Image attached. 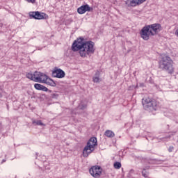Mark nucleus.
I'll return each instance as SVG.
<instances>
[{"mask_svg": "<svg viewBox=\"0 0 178 178\" xmlns=\"http://www.w3.org/2000/svg\"><path fill=\"white\" fill-rule=\"evenodd\" d=\"M34 88H35V90H38L39 91H44V92L49 91V92H52V90H49L48 88L40 83H35L34 85Z\"/></svg>", "mask_w": 178, "mask_h": 178, "instance_id": "f8f14e48", "label": "nucleus"}, {"mask_svg": "<svg viewBox=\"0 0 178 178\" xmlns=\"http://www.w3.org/2000/svg\"><path fill=\"white\" fill-rule=\"evenodd\" d=\"M95 43L92 41H85L83 38H79L76 40H74L72 45V51L73 52H77L81 58H87L90 56L95 52L94 49Z\"/></svg>", "mask_w": 178, "mask_h": 178, "instance_id": "f257e3e1", "label": "nucleus"}, {"mask_svg": "<svg viewBox=\"0 0 178 178\" xmlns=\"http://www.w3.org/2000/svg\"><path fill=\"white\" fill-rule=\"evenodd\" d=\"M66 76L65 71L62 69L55 67L54 70L52 72V77H56L57 79H63Z\"/></svg>", "mask_w": 178, "mask_h": 178, "instance_id": "1a4fd4ad", "label": "nucleus"}, {"mask_svg": "<svg viewBox=\"0 0 178 178\" xmlns=\"http://www.w3.org/2000/svg\"><path fill=\"white\" fill-rule=\"evenodd\" d=\"M89 172L92 177L99 178L101 177V175H102V168H101V166L94 165L90 168Z\"/></svg>", "mask_w": 178, "mask_h": 178, "instance_id": "423d86ee", "label": "nucleus"}, {"mask_svg": "<svg viewBox=\"0 0 178 178\" xmlns=\"http://www.w3.org/2000/svg\"><path fill=\"white\" fill-rule=\"evenodd\" d=\"M92 8L88 4H85L78 8L77 12L79 15H84L86 12H91Z\"/></svg>", "mask_w": 178, "mask_h": 178, "instance_id": "9b49d317", "label": "nucleus"}, {"mask_svg": "<svg viewBox=\"0 0 178 178\" xmlns=\"http://www.w3.org/2000/svg\"><path fill=\"white\" fill-rule=\"evenodd\" d=\"M145 1L147 0H127L125 1V3L129 7L131 6L134 8V6H137L138 5H141V3H144Z\"/></svg>", "mask_w": 178, "mask_h": 178, "instance_id": "9d476101", "label": "nucleus"}, {"mask_svg": "<svg viewBox=\"0 0 178 178\" xmlns=\"http://www.w3.org/2000/svg\"><path fill=\"white\" fill-rule=\"evenodd\" d=\"M49 79V77L44 74V73H41L40 74V81H39V83H46L47 80Z\"/></svg>", "mask_w": 178, "mask_h": 178, "instance_id": "2eb2a0df", "label": "nucleus"}, {"mask_svg": "<svg viewBox=\"0 0 178 178\" xmlns=\"http://www.w3.org/2000/svg\"><path fill=\"white\" fill-rule=\"evenodd\" d=\"M173 61L170 59V57L168 56H163L159 61V69L168 72L170 74L173 73Z\"/></svg>", "mask_w": 178, "mask_h": 178, "instance_id": "7ed1b4c3", "label": "nucleus"}, {"mask_svg": "<svg viewBox=\"0 0 178 178\" xmlns=\"http://www.w3.org/2000/svg\"><path fill=\"white\" fill-rule=\"evenodd\" d=\"M0 98H2V93L0 92Z\"/></svg>", "mask_w": 178, "mask_h": 178, "instance_id": "bb28decb", "label": "nucleus"}, {"mask_svg": "<svg viewBox=\"0 0 178 178\" xmlns=\"http://www.w3.org/2000/svg\"><path fill=\"white\" fill-rule=\"evenodd\" d=\"M170 137H172V136L169 135L168 136H165V138H161V140L162 141H165V140H166V138H170Z\"/></svg>", "mask_w": 178, "mask_h": 178, "instance_id": "5701e85b", "label": "nucleus"}, {"mask_svg": "<svg viewBox=\"0 0 178 178\" xmlns=\"http://www.w3.org/2000/svg\"><path fill=\"white\" fill-rule=\"evenodd\" d=\"M30 17L35 19V20H42V19H48V15L40 13L39 11L29 13Z\"/></svg>", "mask_w": 178, "mask_h": 178, "instance_id": "0eeeda50", "label": "nucleus"}, {"mask_svg": "<svg viewBox=\"0 0 178 178\" xmlns=\"http://www.w3.org/2000/svg\"><path fill=\"white\" fill-rule=\"evenodd\" d=\"M32 123L35 126H45V124L42 123V122L40 120H33Z\"/></svg>", "mask_w": 178, "mask_h": 178, "instance_id": "f3484780", "label": "nucleus"}, {"mask_svg": "<svg viewBox=\"0 0 178 178\" xmlns=\"http://www.w3.org/2000/svg\"><path fill=\"white\" fill-rule=\"evenodd\" d=\"M147 169H149V166H146L145 168H143V170H146Z\"/></svg>", "mask_w": 178, "mask_h": 178, "instance_id": "393cba45", "label": "nucleus"}, {"mask_svg": "<svg viewBox=\"0 0 178 178\" xmlns=\"http://www.w3.org/2000/svg\"><path fill=\"white\" fill-rule=\"evenodd\" d=\"M143 108L145 111L148 112H154L158 109V104L155 100H152L149 98H146L145 100H143Z\"/></svg>", "mask_w": 178, "mask_h": 178, "instance_id": "39448f33", "label": "nucleus"}, {"mask_svg": "<svg viewBox=\"0 0 178 178\" xmlns=\"http://www.w3.org/2000/svg\"><path fill=\"white\" fill-rule=\"evenodd\" d=\"M162 30V26L160 24H153L145 26L140 31V37L145 41L149 40L150 35H155Z\"/></svg>", "mask_w": 178, "mask_h": 178, "instance_id": "f03ea898", "label": "nucleus"}, {"mask_svg": "<svg viewBox=\"0 0 178 178\" xmlns=\"http://www.w3.org/2000/svg\"><path fill=\"white\" fill-rule=\"evenodd\" d=\"M44 84H47V86H50L51 87H56V83L51 78H48Z\"/></svg>", "mask_w": 178, "mask_h": 178, "instance_id": "ddd939ff", "label": "nucleus"}, {"mask_svg": "<svg viewBox=\"0 0 178 178\" xmlns=\"http://www.w3.org/2000/svg\"><path fill=\"white\" fill-rule=\"evenodd\" d=\"M58 97H59V95H58L56 93L51 94V98L56 99V98H58Z\"/></svg>", "mask_w": 178, "mask_h": 178, "instance_id": "412c9836", "label": "nucleus"}, {"mask_svg": "<svg viewBox=\"0 0 178 178\" xmlns=\"http://www.w3.org/2000/svg\"><path fill=\"white\" fill-rule=\"evenodd\" d=\"M101 73L97 71L95 74V76H93V82L94 83H99V76H100Z\"/></svg>", "mask_w": 178, "mask_h": 178, "instance_id": "dca6fc26", "label": "nucleus"}, {"mask_svg": "<svg viewBox=\"0 0 178 178\" xmlns=\"http://www.w3.org/2000/svg\"><path fill=\"white\" fill-rule=\"evenodd\" d=\"M26 77L35 83H39V81H41V72L35 71L34 74L28 73L26 74Z\"/></svg>", "mask_w": 178, "mask_h": 178, "instance_id": "6e6552de", "label": "nucleus"}, {"mask_svg": "<svg viewBox=\"0 0 178 178\" xmlns=\"http://www.w3.org/2000/svg\"><path fill=\"white\" fill-rule=\"evenodd\" d=\"M104 136L108 138H113V137H115V133L111 130H106L104 133Z\"/></svg>", "mask_w": 178, "mask_h": 178, "instance_id": "4468645a", "label": "nucleus"}, {"mask_svg": "<svg viewBox=\"0 0 178 178\" xmlns=\"http://www.w3.org/2000/svg\"><path fill=\"white\" fill-rule=\"evenodd\" d=\"M97 138L92 137L89 139V140L87 142L86 146H85L83 150V156L84 158H87L90 154H92V152H94L95 147L97 146Z\"/></svg>", "mask_w": 178, "mask_h": 178, "instance_id": "20e7f679", "label": "nucleus"}, {"mask_svg": "<svg viewBox=\"0 0 178 178\" xmlns=\"http://www.w3.org/2000/svg\"><path fill=\"white\" fill-rule=\"evenodd\" d=\"M2 162H6V160L3 159Z\"/></svg>", "mask_w": 178, "mask_h": 178, "instance_id": "cd10ccee", "label": "nucleus"}, {"mask_svg": "<svg viewBox=\"0 0 178 178\" xmlns=\"http://www.w3.org/2000/svg\"><path fill=\"white\" fill-rule=\"evenodd\" d=\"M145 161L149 164L154 163V160H151V159L150 160L145 159Z\"/></svg>", "mask_w": 178, "mask_h": 178, "instance_id": "4be33fe9", "label": "nucleus"}, {"mask_svg": "<svg viewBox=\"0 0 178 178\" xmlns=\"http://www.w3.org/2000/svg\"><path fill=\"white\" fill-rule=\"evenodd\" d=\"M142 175L143 177H148V172H145V170L142 171Z\"/></svg>", "mask_w": 178, "mask_h": 178, "instance_id": "aec40b11", "label": "nucleus"}, {"mask_svg": "<svg viewBox=\"0 0 178 178\" xmlns=\"http://www.w3.org/2000/svg\"><path fill=\"white\" fill-rule=\"evenodd\" d=\"M87 108V105L86 104H79L77 107V109H81V111H83V109H86Z\"/></svg>", "mask_w": 178, "mask_h": 178, "instance_id": "6ab92c4d", "label": "nucleus"}, {"mask_svg": "<svg viewBox=\"0 0 178 178\" xmlns=\"http://www.w3.org/2000/svg\"><path fill=\"white\" fill-rule=\"evenodd\" d=\"M113 166L115 169H120V168H122V163H120V162L116 161L115 163H114Z\"/></svg>", "mask_w": 178, "mask_h": 178, "instance_id": "a211bd4d", "label": "nucleus"}, {"mask_svg": "<svg viewBox=\"0 0 178 178\" xmlns=\"http://www.w3.org/2000/svg\"><path fill=\"white\" fill-rule=\"evenodd\" d=\"M27 2L31 3H35V0H26Z\"/></svg>", "mask_w": 178, "mask_h": 178, "instance_id": "b1692460", "label": "nucleus"}, {"mask_svg": "<svg viewBox=\"0 0 178 178\" xmlns=\"http://www.w3.org/2000/svg\"><path fill=\"white\" fill-rule=\"evenodd\" d=\"M168 151H169V152H172V148L170 147Z\"/></svg>", "mask_w": 178, "mask_h": 178, "instance_id": "a878e982", "label": "nucleus"}]
</instances>
